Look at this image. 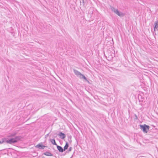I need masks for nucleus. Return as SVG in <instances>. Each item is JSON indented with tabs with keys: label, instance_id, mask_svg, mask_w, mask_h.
Masks as SVG:
<instances>
[{
	"label": "nucleus",
	"instance_id": "obj_11",
	"mask_svg": "<svg viewBox=\"0 0 158 158\" xmlns=\"http://www.w3.org/2000/svg\"><path fill=\"white\" fill-rule=\"evenodd\" d=\"M69 146V144L68 142H66L64 148V151H65V150L67 149Z\"/></svg>",
	"mask_w": 158,
	"mask_h": 158
},
{
	"label": "nucleus",
	"instance_id": "obj_9",
	"mask_svg": "<svg viewBox=\"0 0 158 158\" xmlns=\"http://www.w3.org/2000/svg\"><path fill=\"white\" fill-rule=\"evenodd\" d=\"M155 26L154 28V29L155 31L158 27V20L155 22Z\"/></svg>",
	"mask_w": 158,
	"mask_h": 158
},
{
	"label": "nucleus",
	"instance_id": "obj_4",
	"mask_svg": "<svg viewBox=\"0 0 158 158\" xmlns=\"http://www.w3.org/2000/svg\"><path fill=\"white\" fill-rule=\"evenodd\" d=\"M35 147L37 148H39L40 149H44L45 147V146L39 143L36 145Z\"/></svg>",
	"mask_w": 158,
	"mask_h": 158
},
{
	"label": "nucleus",
	"instance_id": "obj_8",
	"mask_svg": "<svg viewBox=\"0 0 158 158\" xmlns=\"http://www.w3.org/2000/svg\"><path fill=\"white\" fill-rule=\"evenodd\" d=\"M44 155L48 156H53V155L52 153L48 152H46L44 153Z\"/></svg>",
	"mask_w": 158,
	"mask_h": 158
},
{
	"label": "nucleus",
	"instance_id": "obj_16",
	"mask_svg": "<svg viewBox=\"0 0 158 158\" xmlns=\"http://www.w3.org/2000/svg\"><path fill=\"white\" fill-rule=\"evenodd\" d=\"M72 148L71 147H70V148H69V151H71V150H72Z\"/></svg>",
	"mask_w": 158,
	"mask_h": 158
},
{
	"label": "nucleus",
	"instance_id": "obj_13",
	"mask_svg": "<svg viewBox=\"0 0 158 158\" xmlns=\"http://www.w3.org/2000/svg\"><path fill=\"white\" fill-rule=\"evenodd\" d=\"M16 133H12L10 135L8 136L9 137H12L14 136L15 135Z\"/></svg>",
	"mask_w": 158,
	"mask_h": 158
},
{
	"label": "nucleus",
	"instance_id": "obj_2",
	"mask_svg": "<svg viewBox=\"0 0 158 158\" xmlns=\"http://www.w3.org/2000/svg\"><path fill=\"white\" fill-rule=\"evenodd\" d=\"M111 9L112 11L113 12L119 16L123 17L124 15V14L123 13L119 11L117 9H116L113 7H111Z\"/></svg>",
	"mask_w": 158,
	"mask_h": 158
},
{
	"label": "nucleus",
	"instance_id": "obj_3",
	"mask_svg": "<svg viewBox=\"0 0 158 158\" xmlns=\"http://www.w3.org/2000/svg\"><path fill=\"white\" fill-rule=\"evenodd\" d=\"M140 129L142 130L144 133H147L149 128V127L145 124L143 125H140Z\"/></svg>",
	"mask_w": 158,
	"mask_h": 158
},
{
	"label": "nucleus",
	"instance_id": "obj_1",
	"mask_svg": "<svg viewBox=\"0 0 158 158\" xmlns=\"http://www.w3.org/2000/svg\"><path fill=\"white\" fill-rule=\"evenodd\" d=\"M20 139V138L19 137L16 136L14 138L8 140H6V142L7 143L11 144L17 142Z\"/></svg>",
	"mask_w": 158,
	"mask_h": 158
},
{
	"label": "nucleus",
	"instance_id": "obj_7",
	"mask_svg": "<svg viewBox=\"0 0 158 158\" xmlns=\"http://www.w3.org/2000/svg\"><path fill=\"white\" fill-rule=\"evenodd\" d=\"M74 72L75 74L77 76L79 77L81 74V73L77 70L74 69Z\"/></svg>",
	"mask_w": 158,
	"mask_h": 158
},
{
	"label": "nucleus",
	"instance_id": "obj_6",
	"mask_svg": "<svg viewBox=\"0 0 158 158\" xmlns=\"http://www.w3.org/2000/svg\"><path fill=\"white\" fill-rule=\"evenodd\" d=\"M56 147L57 149L60 152H63L64 151L63 148L61 146L57 145Z\"/></svg>",
	"mask_w": 158,
	"mask_h": 158
},
{
	"label": "nucleus",
	"instance_id": "obj_12",
	"mask_svg": "<svg viewBox=\"0 0 158 158\" xmlns=\"http://www.w3.org/2000/svg\"><path fill=\"white\" fill-rule=\"evenodd\" d=\"M6 138H2L1 140L0 141V144H2L4 142H6Z\"/></svg>",
	"mask_w": 158,
	"mask_h": 158
},
{
	"label": "nucleus",
	"instance_id": "obj_15",
	"mask_svg": "<svg viewBox=\"0 0 158 158\" xmlns=\"http://www.w3.org/2000/svg\"><path fill=\"white\" fill-rule=\"evenodd\" d=\"M83 78L86 81H87V78H86V77H85V76H83Z\"/></svg>",
	"mask_w": 158,
	"mask_h": 158
},
{
	"label": "nucleus",
	"instance_id": "obj_5",
	"mask_svg": "<svg viewBox=\"0 0 158 158\" xmlns=\"http://www.w3.org/2000/svg\"><path fill=\"white\" fill-rule=\"evenodd\" d=\"M58 135L60 136V138L62 139H64L66 137L65 134L62 133V132H60L59 133Z\"/></svg>",
	"mask_w": 158,
	"mask_h": 158
},
{
	"label": "nucleus",
	"instance_id": "obj_10",
	"mask_svg": "<svg viewBox=\"0 0 158 158\" xmlns=\"http://www.w3.org/2000/svg\"><path fill=\"white\" fill-rule=\"evenodd\" d=\"M50 141L53 144L56 146L57 145L54 139H51Z\"/></svg>",
	"mask_w": 158,
	"mask_h": 158
},
{
	"label": "nucleus",
	"instance_id": "obj_14",
	"mask_svg": "<svg viewBox=\"0 0 158 158\" xmlns=\"http://www.w3.org/2000/svg\"><path fill=\"white\" fill-rule=\"evenodd\" d=\"M84 75H83L81 73V74H80V76H79V78L81 79H82L83 78V76H84Z\"/></svg>",
	"mask_w": 158,
	"mask_h": 158
}]
</instances>
